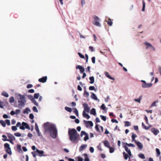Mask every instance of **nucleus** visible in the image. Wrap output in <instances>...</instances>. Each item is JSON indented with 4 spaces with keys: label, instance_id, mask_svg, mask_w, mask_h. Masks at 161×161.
<instances>
[{
    "label": "nucleus",
    "instance_id": "obj_1",
    "mask_svg": "<svg viewBox=\"0 0 161 161\" xmlns=\"http://www.w3.org/2000/svg\"><path fill=\"white\" fill-rule=\"evenodd\" d=\"M46 132H49L51 137L54 139L56 138L58 131L56 125L54 124H50L49 122H47L43 124Z\"/></svg>",
    "mask_w": 161,
    "mask_h": 161
},
{
    "label": "nucleus",
    "instance_id": "obj_2",
    "mask_svg": "<svg viewBox=\"0 0 161 161\" xmlns=\"http://www.w3.org/2000/svg\"><path fill=\"white\" fill-rule=\"evenodd\" d=\"M68 134L69 139L72 143L77 142V141L79 135L77 133V130L75 128L68 129Z\"/></svg>",
    "mask_w": 161,
    "mask_h": 161
},
{
    "label": "nucleus",
    "instance_id": "obj_3",
    "mask_svg": "<svg viewBox=\"0 0 161 161\" xmlns=\"http://www.w3.org/2000/svg\"><path fill=\"white\" fill-rule=\"evenodd\" d=\"M83 106L84 108V110L82 113V115L84 118H86L87 119L90 118V116L86 112L89 113V112L90 108L89 107L88 104L86 103H84L83 104Z\"/></svg>",
    "mask_w": 161,
    "mask_h": 161
},
{
    "label": "nucleus",
    "instance_id": "obj_4",
    "mask_svg": "<svg viewBox=\"0 0 161 161\" xmlns=\"http://www.w3.org/2000/svg\"><path fill=\"white\" fill-rule=\"evenodd\" d=\"M93 18L95 19V20L93 21V24L96 26L101 27V25L99 22L100 21V19L96 15H94L93 16Z\"/></svg>",
    "mask_w": 161,
    "mask_h": 161
},
{
    "label": "nucleus",
    "instance_id": "obj_5",
    "mask_svg": "<svg viewBox=\"0 0 161 161\" xmlns=\"http://www.w3.org/2000/svg\"><path fill=\"white\" fill-rule=\"evenodd\" d=\"M140 81L142 83V88H150L153 85V84L152 83H147L144 80H141Z\"/></svg>",
    "mask_w": 161,
    "mask_h": 161
},
{
    "label": "nucleus",
    "instance_id": "obj_6",
    "mask_svg": "<svg viewBox=\"0 0 161 161\" xmlns=\"http://www.w3.org/2000/svg\"><path fill=\"white\" fill-rule=\"evenodd\" d=\"M4 147L6 152L10 155L12 154L11 148L10 147L9 144L8 143H5L4 144Z\"/></svg>",
    "mask_w": 161,
    "mask_h": 161
},
{
    "label": "nucleus",
    "instance_id": "obj_7",
    "mask_svg": "<svg viewBox=\"0 0 161 161\" xmlns=\"http://www.w3.org/2000/svg\"><path fill=\"white\" fill-rule=\"evenodd\" d=\"M85 135V137L84 138V140L85 141L89 139V137L88 134L84 131H81L80 134L81 137H82L83 135Z\"/></svg>",
    "mask_w": 161,
    "mask_h": 161
},
{
    "label": "nucleus",
    "instance_id": "obj_8",
    "mask_svg": "<svg viewBox=\"0 0 161 161\" xmlns=\"http://www.w3.org/2000/svg\"><path fill=\"white\" fill-rule=\"evenodd\" d=\"M83 121L84 123L86 124V126L87 128H88L89 126L92 127L93 126V123L92 121H86L84 120Z\"/></svg>",
    "mask_w": 161,
    "mask_h": 161
},
{
    "label": "nucleus",
    "instance_id": "obj_9",
    "mask_svg": "<svg viewBox=\"0 0 161 161\" xmlns=\"http://www.w3.org/2000/svg\"><path fill=\"white\" fill-rule=\"evenodd\" d=\"M26 100L24 101H18V103H19L18 106L19 108H21L22 107H23L25 104V103H26Z\"/></svg>",
    "mask_w": 161,
    "mask_h": 161
},
{
    "label": "nucleus",
    "instance_id": "obj_10",
    "mask_svg": "<svg viewBox=\"0 0 161 161\" xmlns=\"http://www.w3.org/2000/svg\"><path fill=\"white\" fill-rule=\"evenodd\" d=\"M151 131L155 136L157 135L159 133V130L155 128H152L151 129Z\"/></svg>",
    "mask_w": 161,
    "mask_h": 161
},
{
    "label": "nucleus",
    "instance_id": "obj_11",
    "mask_svg": "<svg viewBox=\"0 0 161 161\" xmlns=\"http://www.w3.org/2000/svg\"><path fill=\"white\" fill-rule=\"evenodd\" d=\"M36 152L37 153V155L40 157H41L44 156L43 154L44 152L43 150H40L36 148Z\"/></svg>",
    "mask_w": 161,
    "mask_h": 161
},
{
    "label": "nucleus",
    "instance_id": "obj_12",
    "mask_svg": "<svg viewBox=\"0 0 161 161\" xmlns=\"http://www.w3.org/2000/svg\"><path fill=\"white\" fill-rule=\"evenodd\" d=\"M35 130H36V133H37L38 136H42L41 133L40 132L38 126V125L36 123H35Z\"/></svg>",
    "mask_w": 161,
    "mask_h": 161
},
{
    "label": "nucleus",
    "instance_id": "obj_13",
    "mask_svg": "<svg viewBox=\"0 0 161 161\" xmlns=\"http://www.w3.org/2000/svg\"><path fill=\"white\" fill-rule=\"evenodd\" d=\"M92 94L91 96V97L92 99H93L95 100L98 101V102L99 101V100L97 98L96 95L93 92H91Z\"/></svg>",
    "mask_w": 161,
    "mask_h": 161
},
{
    "label": "nucleus",
    "instance_id": "obj_14",
    "mask_svg": "<svg viewBox=\"0 0 161 161\" xmlns=\"http://www.w3.org/2000/svg\"><path fill=\"white\" fill-rule=\"evenodd\" d=\"M76 68L77 69H79L80 70V72L81 73H83L85 71L84 68L81 65H77V66H76Z\"/></svg>",
    "mask_w": 161,
    "mask_h": 161
},
{
    "label": "nucleus",
    "instance_id": "obj_15",
    "mask_svg": "<svg viewBox=\"0 0 161 161\" xmlns=\"http://www.w3.org/2000/svg\"><path fill=\"white\" fill-rule=\"evenodd\" d=\"M47 76H45L40 78L38 80V81L40 82L43 83L45 82L47 80Z\"/></svg>",
    "mask_w": 161,
    "mask_h": 161
},
{
    "label": "nucleus",
    "instance_id": "obj_16",
    "mask_svg": "<svg viewBox=\"0 0 161 161\" xmlns=\"http://www.w3.org/2000/svg\"><path fill=\"white\" fill-rule=\"evenodd\" d=\"M135 143L136 144L138 147L140 149H142L143 147L142 144L140 142L135 141Z\"/></svg>",
    "mask_w": 161,
    "mask_h": 161
},
{
    "label": "nucleus",
    "instance_id": "obj_17",
    "mask_svg": "<svg viewBox=\"0 0 161 161\" xmlns=\"http://www.w3.org/2000/svg\"><path fill=\"white\" fill-rule=\"evenodd\" d=\"M8 137L9 138V139L15 140V137L11 134L9 133H6Z\"/></svg>",
    "mask_w": 161,
    "mask_h": 161
},
{
    "label": "nucleus",
    "instance_id": "obj_18",
    "mask_svg": "<svg viewBox=\"0 0 161 161\" xmlns=\"http://www.w3.org/2000/svg\"><path fill=\"white\" fill-rule=\"evenodd\" d=\"M17 96L19 97V99L20 100V101H24V100H26L24 95H22L20 93H19L18 94Z\"/></svg>",
    "mask_w": 161,
    "mask_h": 161
},
{
    "label": "nucleus",
    "instance_id": "obj_19",
    "mask_svg": "<svg viewBox=\"0 0 161 161\" xmlns=\"http://www.w3.org/2000/svg\"><path fill=\"white\" fill-rule=\"evenodd\" d=\"M87 145L86 144H82L79 147V150L81 151L84 149H86L87 147Z\"/></svg>",
    "mask_w": 161,
    "mask_h": 161
},
{
    "label": "nucleus",
    "instance_id": "obj_20",
    "mask_svg": "<svg viewBox=\"0 0 161 161\" xmlns=\"http://www.w3.org/2000/svg\"><path fill=\"white\" fill-rule=\"evenodd\" d=\"M103 143L105 147L108 148L110 147L109 143L107 140H105L103 141Z\"/></svg>",
    "mask_w": 161,
    "mask_h": 161
},
{
    "label": "nucleus",
    "instance_id": "obj_21",
    "mask_svg": "<svg viewBox=\"0 0 161 161\" xmlns=\"http://www.w3.org/2000/svg\"><path fill=\"white\" fill-rule=\"evenodd\" d=\"M82 155L84 156V161H90V159L88 157V155L87 154L84 153L82 154Z\"/></svg>",
    "mask_w": 161,
    "mask_h": 161
},
{
    "label": "nucleus",
    "instance_id": "obj_22",
    "mask_svg": "<svg viewBox=\"0 0 161 161\" xmlns=\"http://www.w3.org/2000/svg\"><path fill=\"white\" fill-rule=\"evenodd\" d=\"M90 114L94 116L96 115V112L95 109L94 108H92L90 111Z\"/></svg>",
    "mask_w": 161,
    "mask_h": 161
},
{
    "label": "nucleus",
    "instance_id": "obj_23",
    "mask_svg": "<svg viewBox=\"0 0 161 161\" xmlns=\"http://www.w3.org/2000/svg\"><path fill=\"white\" fill-rule=\"evenodd\" d=\"M73 112L75 113V115H76L78 117L79 116V113L77 109V108H73Z\"/></svg>",
    "mask_w": 161,
    "mask_h": 161
},
{
    "label": "nucleus",
    "instance_id": "obj_24",
    "mask_svg": "<svg viewBox=\"0 0 161 161\" xmlns=\"http://www.w3.org/2000/svg\"><path fill=\"white\" fill-rule=\"evenodd\" d=\"M31 111V110L29 108H26L23 111V113L24 114H28L29 112H30Z\"/></svg>",
    "mask_w": 161,
    "mask_h": 161
},
{
    "label": "nucleus",
    "instance_id": "obj_25",
    "mask_svg": "<svg viewBox=\"0 0 161 161\" xmlns=\"http://www.w3.org/2000/svg\"><path fill=\"white\" fill-rule=\"evenodd\" d=\"M144 44L146 45V48H151L152 47V45L150 43H148L147 42H144Z\"/></svg>",
    "mask_w": 161,
    "mask_h": 161
},
{
    "label": "nucleus",
    "instance_id": "obj_26",
    "mask_svg": "<svg viewBox=\"0 0 161 161\" xmlns=\"http://www.w3.org/2000/svg\"><path fill=\"white\" fill-rule=\"evenodd\" d=\"M123 154L124 158L125 160H127L128 158H129L128 154L126 153L125 152H124L123 153Z\"/></svg>",
    "mask_w": 161,
    "mask_h": 161
},
{
    "label": "nucleus",
    "instance_id": "obj_27",
    "mask_svg": "<svg viewBox=\"0 0 161 161\" xmlns=\"http://www.w3.org/2000/svg\"><path fill=\"white\" fill-rule=\"evenodd\" d=\"M17 149L19 153H20L21 152L23 153V152L21 149V146L20 145L17 144Z\"/></svg>",
    "mask_w": 161,
    "mask_h": 161
},
{
    "label": "nucleus",
    "instance_id": "obj_28",
    "mask_svg": "<svg viewBox=\"0 0 161 161\" xmlns=\"http://www.w3.org/2000/svg\"><path fill=\"white\" fill-rule=\"evenodd\" d=\"M89 79L90 80V84H93L94 82V76H92L90 77L89 78Z\"/></svg>",
    "mask_w": 161,
    "mask_h": 161
},
{
    "label": "nucleus",
    "instance_id": "obj_29",
    "mask_svg": "<svg viewBox=\"0 0 161 161\" xmlns=\"http://www.w3.org/2000/svg\"><path fill=\"white\" fill-rule=\"evenodd\" d=\"M123 147L125 148V151L127 153L131 151L128 148L127 145H124L123 146Z\"/></svg>",
    "mask_w": 161,
    "mask_h": 161
},
{
    "label": "nucleus",
    "instance_id": "obj_30",
    "mask_svg": "<svg viewBox=\"0 0 161 161\" xmlns=\"http://www.w3.org/2000/svg\"><path fill=\"white\" fill-rule=\"evenodd\" d=\"M123 143L124 144H125L127 146H128L129 147H135V145L132 143H128L126 142L124 143L123 142Z\"/></svg>",
    "mask_w": 161,
    "mask_h": 161
},
{
    "label": "nucleus",
    "instance_id": "obj_31",
    "mask_svg": "<svg viewBox=\"0 0 161 161\" xmlns=\"http://www.w3.org/2000/svg\"><path fill=\"white\" fill-rule=\"evenodd\" d=\"M1 95L6 97H8L9 96L8 94L5 91H3L2 92Z\"/></svg>",
    "mask_w": 161,
    "mask_h": 161
},
{
    "label": "nucleus",
    "instance_id": "obj_32",
    "mask_svg": "<svg viewBox=\"0 0 161 161\" xmlns=\"http://www.w3.org/2000/svg\"><path fill=\"white\" fill-rule=\"evenodd\" d=\"M64 109L65 110L69 113L71 112L72 111V109L71 108L68 107H65L64 108Z\"/></svg>",
    "mask_w": 161,
    "mask_h": 161
},
{
    "label": "nucleus",
    "instance_id": "obj_33",
    "mask_svg": "<svg viewBox=\"0 0 161 161\" xmlns=\"http://www.w3.org/2000/svg\"><path fill=\"white\" fill-rule=\"evenodd\" d=\"M23 123H25L24 122H23L19 126V129L22 130H24L25 129V124H23Z\"/></svg>",
    "mask_w": 161,
    "mask_h": 161
},
{
    "label": "nucleus",
    "instance_id": "obj_34",
    "mask_svg": "<svg viewBox=\"0 0 161 161\" xmlns=\"http://www.w3.org/2000/svg\"><path fill=\"white\" fill-rule=\"evenodd\" d=\"M23 124H25V128L29 130H30L31 129V128L30 126L27 123L25 122V123H23Z\"/></svg>",
    "mask_w": 161,
    "mask_h": 161
},
{
    "label": "nucleus",
    "instance_id": "obj_35",
    "mask_svg": "<svg viewBox=\"0 0 161 161\" xmlns=\"http://www.w3.org/2000/svg\"><path fill=\"white\" fill-rule=\"evenodd\" d=\"M142 97V96H140L138 98L135 99H134V101L136 102H138L139 103H140L141 102V100Z\"/></svg>",
    "mask_w": 161,
    "mask_h": 161
},
{
    "label": "nucleus",
    "instance_id": "obj_36",
    "mask_svg": "<svg viewBox=\"0 0 161 161\" xmlns=\"http://www.w3.org/2000/svg\"><path fill=\"white\" fill-rule=\"evenodd\" d=\"M83 95L85 96L86 97H88L89 95V92H87L86 90H84Z\"/></svg>",
    "mask_w": 161,
    "mask_h": 161
},
{
    "label": "nucleus",
    "instance_id": "obj_37",
    "mask_svg": "<svg viewBox=\"0 0 161 161\" xmlns=\"http://www.w3.org/2000/svg\"><path fill=\"white\" fill-rule=\"evenodd\" d=\"M0 123L3 127H5L6 126V123L3 120H0Z\"/></svg>",
    "mask_w": 161,
    "mask_h": 161
},
{
    "label": "nucleus",
    "instance_id": "obj_38",
    "mask_svg": "<svg viewBox=\"0 0 161 161\" xmlns=\"http://www.w3.org/2000/svg\"><path fill=\"white\" fill-rule=\"evenodd\" d=\"M125 126H129L131 125V123L128 121H125Z\"/></svg>",
    "mask_w": 161,
    "mask_h": 161
},
{
    "label": "nucleus",
    "instance_id": "obj_39",
    "mask_svg": "<svg viewBox=\"0 0 161 161\" xmlns=\"http://www.w3.org/2000/svg\"><path fill=\"white\" fill-rule=\"evenodd\" d=\"M138 157L142 159H145V155L143 154L140 153L138 155Z\"/></svg>",
    "mask_w": 161,
    "mask_h": 161
},
{
    "label": "nucleus",
    "instance_id": "obj_40",
    "mask_svg": "<svg viewBox=\"0 0 161 161\" xmlns=\"http://www.w3.org/2000/svg\"><path fill=\"white\" fill-rule=\"evenodd\" d=\"M142 11H144L145 9V3L144 0H142Z\"/></svg>",
    "mask_w": 161,
    "mask_h": 161
},
{
    "label": "nucleus",
    "instance_id": "obj_41",
    "mask_svg": "<svg viewBox=\"0 0 161 161\" xmlns=\"http://www.w3.org/2000/svg\"><path fill=\"white\" fill-rule=\"evenodd\" d=\"M40 96L39 93H36L34 94V99H38Z\"/></svg>",
    "mask_w": 161,
    "mask_h": 161
},
{
    "label": "nucleus",
    "instance_id": "obj_42",
    "mask_svg": "<svg viewBox=\"0 0 161 161\" xmlns=\"http://www.w3.org/2000/svg\"><path fill=\"white\" fill-rule=\"evenodd\" d=\"M14 99L13 97H11L9 98V102L10 103H12L14 102Z\"/></svg>",
    "mask_w": 161,
    "mask_h": 161
},
{
    "label": "nucleus",
    "instance_id": "obj_43",
    "mask_svg": "<svg viewBox=\"0 0 161 161\" xmlns=\"http://www.w3.org/2000/svg\"><path fill=\"white\" fill-rule=\"evenodd\" d=\"M27 97L31 101H32L34 99V97H33V96L31 95H28L27 96Z\"/></svg>",
    "mask_w": 161,
    "mask_h": 161
},
{
    "label": "nucleus",
    "instance_id": "obj_44",
    "mask_svg": "<svg viewBox=\"0 0 161 161\" xmlns=\"http://www.w3.org/2000/svg\"><path fill=\"white\" fill-rule=\"evenodd\" d=\"M108 148H109L110 153H112L114 152V149L113 147L110 146Z\"/></svg>",
    "mask_w": 161,
    "mask_h": 161
},
{
    "label": "nucleus",
    "instance_id": "obj_45",
    "mask_svg": "<svg viewBox=\"0 0 161 161\" xmlns=\"http://www.w3.org/2000/svg\"><path fill=\"white\" fill-rule=\"evenodd\" d=\"M156 151L157 153V156H158L160 154V152L159 149L156 148Z\"/></svg>",
    "mask_w": 161,
    "mask_h": 161
},
{
    "label": "nucleus",
    "instance_id": "obj_46",
    "mask_svg": "<svg viewBox=\"0 0 161 161\" xmlns=\"http://www.w3.org/2000/svg\"><path fill=\"white\" fill-rule=\"evenodd\" d=\"M100 117L104 121H105L107 119V117L106 116H103L102 115H100Z\"/></svg>",
    "mask_w": 161,
    "mask_h": 161
},
{
    "label": "nucleus",
    "instance_id": "obj_47",
    "mask_svg": "<svg viewBox=\"0 0 161 161\" xmlns=\"http://www.w3.org/2000/svg\"><path fill=\"white\" fill-rule=\"evenodd\" d=\"M101 109L103 110H105V109H106V110L108 109L107 108H106V107L104 104H103L101 105Z\"/></svg>",
    "mask_w": 161,
    "mask_h": 161
},
{
    "label": "nucleus",
    "instance_id": "obj_48",
    "mask_svg": "<svg viewBox=\"0 0 161 161\" xmlns=\"http://www.w3.org/2000/svg\"><path fill=\"white\" fill-rule=\"evenodd\" d=\"M31 102L36 106H39L38 103L36 101L35 99H34Z\"/></svg>",
    "mask_w": 161,
    "mask_h": 161
},
{
    "label": "nucleus",
    "instance_id": "obj_49",
    "mask_svg": "<svg viewBox=\"0 0 161 161\" xmlns=\"http://www.w3.org/2000/svg\"><path fill=\"white\" fill-rule=\"evenodd\" d=\"M107 23L109 25L111 26L113 24V22H112L111 19H109L107 21Z\"/></svg>",
    "mask_w": 161,
    "mask_h": 161
},
{
    "label": "nucleus",
    "instance_id": "obj_50",
    "mask_svg": "<svg viewBox=\"0 0 161 161\" xmlns=\"http://www.w3.org/2000/svg\"><path fill=\"white\" fill-rule=\"evenodd\" d=\"M158 102V100H156L155 101H154L153 102V103L151 104V106H156V103Z\"/></svg>",
    "mask_w": 161,
    "mask_h": 161
},
{
    "label": "nucleus",
    "instance_id": "obj_51",
    "mask_svg": "<svg viewBox=\"0 0 161 161\" xmlns=\"http://www.w3.org/2000/svg\"><path fill=\"white\" fill-rule=\"evenodd\" d=\"M32 110L33 111L36 113L38 112V110H37L36 107V106H34L32 108Z\"/></svg>",
    "mask_w": 161,
    "mask_h": 161
},
{
    "label": "nucleus",
    "instance_id": "obj_52",
    "mask_svg": "<svg viewBox=\"0 0 161 161\" xmlns=\"http://www.w3.org/2000/svg\"><path fill=\"white\" fill-rule=\"evenodd\" d=\"M11 129L12 130L15 131L17 130V127L16 126H13L11 127Z\"/></svg>",
    "mask_w": 161,
    "mask_h": 161
},
{
    "label": "nucleus",
    "instance_id": "obj_53",
    "mask_svg": "<svg viewBox=\"0 0 161 161\" xmlns=\"http://www.w3.org/2000/svg\"><path fill=\"white\" fill-rule=\"evenodd\" d=\"M5 122L9 126L10 125V122L9 120L8 119H5Z\"/></svg>",
    "mask_w": 161,
    "mask_h": 161
},
{
    "label": "nucleus",
    "instance_id": "obj_54",
    "mask_svg": "<svg viewBox=\"0 0 161 161\" xmlns=\"http://www.w3.org/2000/svg\"><path fill=\"white\" fill-rule=\"evenodd\" d=\"M98 125L97 124H96L95 126V128L96 129V130L98 132H99L100 131V130L98 128Z\"/></svg>",
    "mask_w": 161,
    "mask_h": 161
},
{
    "label": "nucleus",
    "instance_id": "obj_55",
    "mask_svg": "<svg viewBox=\"0 0 161 161\" xmlns=\"http://www.w3.org/2000/svg\"><path fill=\"white\" fill-rule=\"evenodd\" d=\"M104 74H105V75L107 77H108V78L109 79L110 78V77L111 76L110 75H109L108 73L107 72H104Z\"/></svg>",
    "mask_w": 161,
    "mask_h": 161
},
{
    "label": "nucleus",
    "instance_id": "obj_56",
    "mask_svg": "<svg viewBox=\"0 0 161 161\" xmlns=\"http://www.w3.org/2000/svg\"><path fill=\"white\" fill-rule=\"evenodd\" d=\"M78 55H79V56L82 58H84L85 57L82 54L78 52Z\"/></svg>",
    "mask_w": 161,
    "mask_h": 161
},
{
    "label": "nucleus",
    "instance_id": "obj_57",
    "mask_svg": "<svg viewBox=\"0 0 161 161\" xmlns=\"http://www.w3.org/2000/svg\"><path fill=\"white\" fill-rule=\"evenodd\" d=\"M14 135L17 137H20L21 136V133L19 132L14 133Z\"/></svg>",
    "mask_w": 161,
    "mask_h": 161
},
{
    "label": "nucleus",
    "instance_id": "obj_58",
    "mask_svg": "<svg viewBox=\"0 0 161 161\" xmlns=\"http://www.w3.org/2000/svg\"><path fill=\"white\" fill-rule=\"evenodd\" d=\"M2 137H3V139H2L3 141H6L5 140L6 139H7V136L6 135H2Z\"/></svg>",
    "mask_w": 161,
    "mask_h": 161
},
{
    "label": "nucleus",
    "instance_id": "obj_59",
    "mask_svg": "<svg viewBox=\"0 0 161 161\" xmlns=\"http://www.w3.org/2000/svg\"><path fill=\"white\" fill-rule=\"evenodd\" d=\"M29 117L30 119H33L34 118V115L32 114H30L29 115Z\"/></svg>",
    "mask_w": 161,
    "mask_h": 161
},
{
    "label": "nucleus",
    "instance_id": "obj_60",
    "mask_svg": "<svg viewBox=\"0 0 161 161\" xmlns=\"http://www.w3.org/2000/svg\"><path fill=\"white\" fill-rule=\"evenodd\" d=\"M89 49L91 51V52H94L95 51V50L94 48L92 46H89Z\"/></svg>",
    "mask_w": 161,
    "mask_h": 161
},
{
    "label": "nucleus",
    "instance_id": "obj_61",
    "mask_svg": "<svg viewBox=\"0 0 161 161\" xmlns=\"http://www.w3.org/2000/svg\"><path fill=\"white\" fill-rule=\"evenodd\" d=\"M111 121L113 123H118V121L116 119H112L111 120Z\"/></svg>",
    "mask_w": 161,
    "mask_h": 161
},
{
    "label": "nucleus",
    "instance_id": "obj_62",
    "mask_svg": "<svg viewBox=\"0 0 161 161\" xmlns=\"http://www.w3.org/2000/svg\"><path fill=\"white\" fill-rule=\"evenodd\" d=\"M92 63L94 64L95 63V57H93L92 58Z\"/></svg>",
    "mask_w": 161,
    "mask_h": 161
},
{
    "label": "nucleus",
    "instance_id": "obj_63",
    "mask_svg": "<svg viewBox=\"0 0 161 161\" xmlns=\"http://www.w3.org/2000/svg\"><path fill=\"white\" fill-rule=\"evenodd\" d=\"M89 150L91 153H93L94 152V149L92 147H90L89 148Z\"/></svg>",
    "mask_w": 161,
    "mask_h": 161
},
{
    "label": "nucleus",
    "instance_id": "obj_64",
    "mask_svg": "<svg viewBox=\"0 0 161 161\" xmlns=\"http://www.w3.org/2000/svg\"><path fill=\"white\" fill-rule=\"evenodd\" d=\"M89 90L91 91H93L95 89V87L94 86H91L89 88Z\"/></svg>",
    "mask_w": 161,
    "mask_h": 161
}]
</instances>
